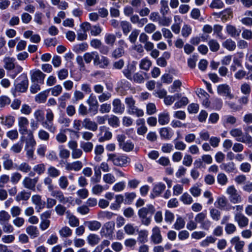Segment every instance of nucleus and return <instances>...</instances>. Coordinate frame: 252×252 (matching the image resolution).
<instances>
[{"label":"nucleus","instance_id":"4d7b16f0","mask_svg":"<svg viewBox=\"0 0 252 252\" xmlns=\"http://www.w3.org/2000/svg\"><path fill=\"white\" fill-rule=\"evenodd\" d=\"M224 230L227 234L231 235L236 231L237 227L232 223H227L225 224Z\"/></svg>","mask_w":252,"mask_h":252},{"label":"nucleus","instance_id":"9b49d317","mask_svg":"<svg viewBox=\"0 0 252 252\" xmlns=\"http://www.w3.org/2000/svg\"><path fill=\"white\" fill-rule=\"evenodd\" d=\"M94 66H98L101 68H106L109 64V60L106 57L100 56L96 52L94 59Z\"/></svg>","mask_w":252,"mask_h":252},{"label":"nucleus","instance_id":"b1692460","mask_svg":"<svg viewBox=\"0 0 252 252\" xmlns=\"http://www.w3.org/2000/svg\"><path fill=\"white\" fill-rule=\"evenodd\" d=\"M82 126L85 128L93 131H95L98 128L97 123L91 121L89 118H85L83 120Z\"/></svg>","mask_w":252,"mask_h":252},{"label":"nucleus","instance_id":"13d9d810","mask_svg":"<svg viewBox=\"0 0 252 252\" xmlns=\"http://www.w3.org/2000/svg\"><path fill=\"white\" fill-rule=\"evenodd\" d=\"M17 169L23 173H27L31 171V166L28 163L24 162L17 166Z\"/></svg>","mask_w":252,"mask_h":252},{"label":"nucleus","instance_id":"f3484780","mask_svg":"<svg viewBox=\"0 0 252 252\" xmlns=\"http://www.w3.org/2000/svg\"><path fill=\"white\" fill-rule=\"evenodd\" d=\"M215 205L217 208L220 210L229 211L230 209V207H229L230 205L228 200L224 196L218 197L215 202Z\"/></svg>","mask_w":252,"mask_h":252},{"label":"nucleus","instance_id":"6e6d98bb","mask_svg":"<svg viewBox=\"0 0 252 252\" xmlns=\"http://www.w3.org/2000/svg\"><path fill=\"white\" fill-rule=\"evenodd\" d=\"M48 175L52 178H57L60 176L61 172L54 166H50L47 169Z\"/></svg>","mask_w":252,"mask_h":252},{"label":"nucleus","instance_id":"7ed1b4c3","mask_svg":"<svg viewBox=\"0 0 252 252\" xmlns=\"http://www.w3.org/2000/svg\"><path fill=\"white\" fill-rule=\"evenodd\" d=\"M125 103L126 105L127 112L128 114L135 115L138 117H142L144 115V111L136 106V101L132 96L126 97Z\"/></svg>","mask_w":252,"mask_h":252},{"label":"nucleus","instance_id":"a19ab883","mask_svg":"<svg viewBox=\"0 0 252 252\" xmlns=\"http://www.w3.org/2000/svg\"><path fill=\"white\" fill-rule=\"evenodd\" d=\"M100 240L99 237L94 234H91L87 237V241L91 246H94L98 244Z\"/></svg>","mask_w":252,"mask_h":252},{"label":"nucleus","instance_id":"e433bc0d","mask_svg":"<svg viewBox=\"0 0 252 252\" xmlns=\"http://www.w3.org/2000/svg\"><path fill=\"white\" fill-rule=\"evenodd\" d=\"M59 233L61 237L67 238L72 235V231L69 227L64 226L59 230Z\"/></svg>","mask_w":252,"mask_h":252},{"label":"nucleus","instance_id":"49530a36","mask_svg":"<svg viewBox=\"0 0 252 252\" xmlns=\"http://www.w3.org/2000/svg\"><path fill=\"white\" fill-rule=\"evenodd\" d=\"M124 48L117 47L112 52L111 57L114 59H118L125 55Z\"/></svg>","mask_w":252,"mask_h":252},{"label":"nucleus","instance_id":"72a5a7b5","mask_svg":"<svg viewBox=\"0 0 252 252\" xmlns=\"http://www.w3.org/2000/svg\"><path fill=\"white\" fill-rule=\"evenodd\" d=\"M26 231L32 238L37 237L39 234L37 227L33 225L28 226L26 228Z\"/></svg>","mask_w":252,"mask_h":252},{"label":"nucleus","instance_id":"9d476101","mask_svg":"<svg viewBox=\"0 0 252 252\" xmlns=\"http://www.w3.org/2000/svg\"><path fill=\"white\" fill-rule=\"evenodd\" d=\"M151 242L154 244L158 245L162 243L163 241L162 236L161 234L160 228L156 226L152 230V234L150 237Z\"/></svg>","mask_w":252,"mask_h":252},{"label":"nucleus","instance_id":"864d4df0","mask_svg":"<svg viewBox=\"0 0 252 252\" xmlns=\"http://www.w3.org/2000/svg\"><path fill=\"white\" fill-rule=\"evenodd\" d=\"M140 31L135 29L132 31L128 36V40L132 44H135L139 34Z\"/></svg>","mask_w":252,"mask_h":252},{"label":"nucleus","instance_id":"4be33fe9","mask_svg":"<svg viewBox=\"0 0 252 252\" xmlns=\"http://www.w3.org/2000/svg\"><path fill=\"white\" fill-rule=\"evenodd\" d=\"M230 244L234 247L235 251L243 250L245 243L244 241L241 240L240 238L236 236L232 237L230 240Z\"/></svg>","mask_w":252,"mask_h":252},{"label":"nucleus","instance_id":"603ef678","mask_svg":"<svg viewBox=\"0 0 252 252\" xmlns=\"http://www.w3.org/2000/svg\"><path fill=\"white\" fill-rule=\"evenodd\" d=\"M182 85V82L179 80H175L169 88V91L171 93H174L176 92H179L180 90V87Z\"/></svg>","mask_w":252,"mask_h":252},{"label":"nucleus","instance_id":"f257e3e1","mask_svg":"<svg viewBox=\"0 0 252 252\" xmlns=\"http://www.w3.org/2000/svg\"><path fill=\"white\" fill-rule=\"evenodd\" d=\"M155 212V209L153 205H147L140 209L138 211V215L141 220L142 224L149 225L151 221V217Z\"/></svg>","mask_w":252,"mask_h":252},{"label":"nucleus","instance_id":"a878e982","mask_svg":"<svg viewBox=\"0 0 252 252\" xmlns=\"http://www.w3.org/2000/svg\"><path fill=\"white\" fill-rule=\"evenodd\" d=\"M83 167V163L81 161L77 160L73 162H67L65 164V169L67 171H78Z\"/></svg>","mask_w":252,"mask_h":252},{"label":"nucleus","instance_id":"774afa93","mask_svg":"<svg viewBox=\"0 0 252 252\" xmlns=\"http://www.w3.org/2000/svg\"><path fill=\"white\" fill-rule=\"evenodd\" d=\"M85 97V94L79 90H75L73 94V101L74 102L81 100Z\"/></svg>","mask_w":252,"mask_h":252},{"label":"nucleus","instance_id":"c756f323","mask_svg":"<svg viewBox=\"0 0 252 252\" xmlns=\"http://www.w3.org/2000/svg\"><path fill=\"white\" fill-rule=\"evenodd\" d=\"M169 121L170 116L168 112L164 111L158 114V122L160 125H166L169 123Z\"/></svg>","mask_w":252,"mask_h":252},{"label":"nucleus","instance_id":"8fccbe9b","mask_svg":"<svg viewBox=\"0 0 252 252\" xmlns=\"http://www.w3.org/2000/svg\"><path fill=\"white\" fill-rule=\"evenodd\" d=\"M10 219V215L8 212L2 210L0 211V225L9 222Z\"/></svg>","mask_w":252,"mask_h":252},{"label":"nucleus","instance_id":"680f3d73","mask_svg":"<svg viewBox=\"0 0 252 252\" xmlns=\"http://www.w3.org/2000/svg\"><path fill=\"white\" fill-rule=\"evenodd\" d=\"M67 218L68 219V223L70 226L76 227L79 225V220L75 216L69 214Z\"/></svg>","mask_w":252,"mask_h":252},{"label":"nucleus","instance_id":"f704fd0d","mask_svg":"<svg viewBox=\"0 0 252 252\" xmlns=\"http://www.w3.org/2000/svg\"><path fill=\"white\" fill-rule=\"evenodd\" d=\"M104 41L107 45L113 46L116 40V36L111 33H106L104 36Z\"/></svg>","mask_w":252,"mask_h":252},{"label":"nucleus","instance_id":"2eb2a0df","mask_svg":"<svg viewBox=\"0 0 252 252\" xmlns=\"http://www.w3.org/2000/svg\"><path fill=\"white\" fill-rule=\"evenodd\" d=\"M213 15L220 18L222 21L225 22L233 17V12L231 8H226L220 12H214Z\"/></svg>","mask_w":252,"mask_h":252},{"label":"nucleus","instance_id":"37998d69","mask_svg":"<svg viewBox=\"0 0 252 252\" xmlns=\"http://www.w3.org/2000/svg\"><path fill=\"white\" fill-rule=\"evenodd\" d=\"M160 12L163 16L166 15L169 11L168 1L166 0H161L160 2Z\"/></svg>","mask_w":252,"mask_h":252},{"label":"nucleus","instance_id":"4c0bfd02","mask_svg":"<svg viewBox=\"0 0 252 252\" xmlns=\"http://www.w3.org/2000/svg\"><path fill=\"white\" fill-rule=\"evenodd\" d=\"M120 24L124 34L127 35L132 29L131 24L126 21H122Z\"/></svg>","mask_w":252,"mask_h":252},{"label":"nucleus","instance_id":"bf43d9fd","mask_svg":"<svg viewBox=\"0 0 252 252\" xmlns=\"http://www.w3.org/2000/svg\"><path fill=\"white\" fill-rule=\"evenodd\" d=\"M96 51L87 52L84 54L83 59L86 63H90L92 60L94 61V59L96 55Z\"/></svg>","mask_w":252,"mask_h":252},{"label":"nucleus","instance_id":"a18cd8bd","mask_svg":"<svg viewBox=\"0 0 252 252\" xmlns=\"http://www.w3.org/2000/svg\"><path fill=\"white\" fill-rule=\"evenodd\" d=\"M152 65L151 61L147 58L143 59L140 62L139 67L141 69L146 71L149 70Z\"/></svg>","mask_w":252,"mask_h":252},{"label":"nucleus","instance_id":"e2e57ef3","mask_svg":"<svg viewBox=\"0 0 252 252\" xmlns=\"http://www.w3.org/2000/svg\"><path fill=\"white\" fill-rule=\"evenodd\" d=\"M58 183L59 187L63 189H66L69 184L67 177L65 176L60 177L59 179Z\"/></svg>","mask_w":252,"mask_h":252},{"label":"nucleus","instance_id":"39448f33","mask_svg":"<svg viewBox=\"0 0 252 252\" xmlns=\"http://www.w3.org/2000/svg\"><path fill=\"white\" fill-rule=\"evenodd\" d=\"M226 193L229 195L230 201L233 204L240 203L243 197L234 186H230L226 189Z\"/></svg>","mask_w":252,"mask_h":252},{"label":"nucleus","instance_id":"423d86ee","mask_svg":"<svg viewBox=\"0 0 252 252\" xmlns=\"http://www.w3.org/2000/svg\"><path fill=\"white\" fill-rule=\"evenodd\" d=\"M207 218L206 211L202 212L197 214L194 218L196 222L200 224L201 228L208 230L211 225V222L208 220H206Z\"/></svg>","mask_w":252,"mask_h":252},{"label":"nucleus","instance_id":"6e6552de","mask_svg":"<svg viewBox=\"0 0 252 252\" xmlns=\"http://www.w3.org/2000/svg\"><path fill=\"white\" fill-rule=\"evenodd\" d=\"M17 80L19 81L20 82L15 85V90L22 93L25 92L29 85V81L27 75L24 73L22 74L17 79Z\"/></svg>","mask_w":252,"mask_h":252},{"label":"nucleus","instance_id":"1a4fd4ad","mask_svg":"<svg viewBox=\"0 0 252 252\" xmlns=\"http://www.w3.org/2000/svg\"><path fill=\"white\" fill-rule=\"evenodd\" d=\"M112 136L111 132L109 131V128L105 126H100L99 127V133L98 134V141L103 142L110 140Z\"/></svg>","mask_w":252,"mask_h":252},{"label":"nucleus","instance_id":"f03ea898","mask_svg":"<svg viewBox=\"0 0 252 252\" xmlns=\"http://www.w3.org/2000/svg\"><path fill=\"white\" fill-rule=\"evenodd\" d=\"M230 134L235 137L236 141L246 144L250 148L252 147V137L248 133L243 134L241 128H232L230 131Z\"/></svg>","mask_w":252,"mask_h":252},{"label":"nucleus","instance_id":"2f4dec72","mask_svg":"<svg viewBox=\"0 0 252 252\" xmlns=\"http://www.w3.org/2000/svg\"><path fill=\"white\" fill-rule=\"evenodd\" d=\"M220 168L227 173L233 172L236 170L235 165L233 162L223 163L220 165Z\"/></svg>","mask_w":252,"mask_h":252},{"label":"nucleus","instance_id":"338daca9","mask_svg":"<svg viewBox=\"0 0 252 252\" xmlns=\"http://www.w3.org/2000/svg\"><path fill=\"white\" fill-rule=\"evenodd\" d=\"M103 181L108 184H112L116 181L115 176L111 173H107L103 176Z\"/></svg>","mask_w":252,"mask_h":252},{"label":"nucleus","instance_id":"0e129e2a","mask_svg":"<svg viewBox=\"0 0 252 252\" xmlns=\"http://www.w3.org/2000/svg\"><path fill=\"white\" fill-rule=\"evenodd\" d=\"M48 94V91H43L39 93L35 96V101L39 103L44 102L47 99Z\"/></svg>","mask_w":252,"mask_h":252},{"label":"nucleus","instance_id":"5fc2aeb1","mask_svg":"<svg viewBox=\"0 0 252 252\" xmlns=\"http://www.w3.org/2000/svg\"><path fill=\"white\" fill-rule=\"evenodd\" d=\"M108 124L113 127H117L119 126L120 121L118 117L115 115H112L110 118H108Z\"/></svg>","mask_w":252,"mask_h":252},{"label":"nucleus","instance_id":"0eeeda50","mask_svg":"<svg viewBox=\"0 0 252 252\" xmlns=\"http://www.w3.org/2000/svg\"><path fill=\"white\" fill-rule=\"evenodd\" d=\"M128 158L124 156H117L115 154H108V160L111 161L114 165L118 166H123L128 162Z\"/></svg>","mask_w":252,"mask_h":252},{"label":"nucleus","instance_id":"aec40b11","mask_svg":"<svg viewBox=\"0 0 252 252\" xmlns=\"http://www.w3.org/2000/svg\"><path fill=\"white\" fill-rule=\"evenodd\" d=\"M234 220L240 228L245 227L249 224L248 218L241 213H236L234 216Z\"/></svg>","mask_w":252,"mask_h":252},{"label":"nucleus","instance_id":"7c9ffc66","mask_svg":"<svg viewBox=\"0 0 252 252\" xmlns=\"http://www.w3.org/2000/svg\"><path fill=\"white\" fill-rule=\"evenodd\" d=\"M3 165L5 169L9 170L13 168V162L11 159L10 158V156L8 154H6L2 157Z\"/></svg>","mask_w":252,"mask_h":252},{"label":"nucleus","instance_id":"3c124183","mask_svg":"<svg viewBox=\"0 0 252 252\" xmlns=\"http://www.w3.org/2000/svg\"><path fill=\"white\" fill-rule=\"evenodd\" d=\"M80 147L85 153H89L92 151L94 145L90 142H81Z\"/></svg>","mask_w":252,"mask_h":252},{"label":"nucleus","instance_id":"dca6fc26","mask_svg":"<svg viewBox=\"0 0 252 252\" xmlns=\"http://www.w3.org/2000/svg\"><path fill=\"white\" fill-rule=\"evenodd\" d=\"M38 177L33 179L29 177H26L23 180V185L24 187L29 189L35 190V186L38 181Z\"/></svg>","mask_w":252,"mask_h":252},{"label":"nucleus","instance_id":"6ab92c4d","mask_svg":"<svg viewBox=\"0 0 252 252\" xmlns=\"http://www.w3.org/2000/svg\"><path fill=\"white\" fill-rule=\"evenodd\" d=\"M28 124L29 121L27 118L21 117L18 118L19 130L21 134L24 135L28 133Z\"/></svg>","mask_w":252,"mask_h":252},{"label":"nucleus","instance_id":"09e8293b","mask_svg":"<svg viewBox=\"0 0 252 252\" xmlns=\"http://www.w3.org/2000/svg\"><path fill=\"white\" fill-rule=\"evenodd\" d=\"M87 225L89 229L91 231L97 230L101 226L100 222L96 220L88 221L87 222Z\"/></svg>","mask_w":252,"mask_h":252},{"label":"nucleus","instance_id":"58836bf2","mask_svg":"<svg viewBox=\"0 0 252 252\" xmlns=\"http://www.w3.org/2000/svg\"><path fill=\"white\" fill-rule=\"evenodd\" d=\"M185 221L181 216H178L175 223L173 225L174 228L177 230H179L184 228L185 225Z\"/></svg>","mask_w":252,"mask_h":252},{"label":"nucleus","instance_id":"cd10ccee","mask_svg":"<svg viewBox=\"0 0 252 252\" xmlns=\"http://www.w3.org/2000/svg\"><path fill=\"white\" fill-rule=\"evenodd\" d=\"M226 32L232 37H238L241 33V30L237 29L235 26L231 25H227L226 26Z\"/></svg>","mask_w":252,"mask_h":252},{"label":"nucleus","instance_id":"bb28decb","mask_svg":"<svg viewBox=\"0 0 252 252\" xmlns=\"http://www.w3.org/2000/svg\"><path fill=\"white\" fill-rule=\"evenodd\" d=\"M159 132L161 138L165 140L170 139L173 135L171 129L167 127L161 128Z\"/></svg>","mask_w":252,"mask_h":252},{"label":"nucleus","instance_id":"a211bd4d","mask_svg":"<svg viewBox=\"0 0 252 252\" xmlns=\"http://www.w3.org/2000/svg\"><path fill=\"white\" fill-rule=\"evenodd\" d=\"M113 112L115 114H122L125 110V107L119 98H115L112 101Z\"/></svg>","mask_w":252,"mask_h":252},{"label":"nucleus","instance_id":"393cba45","mask_svg":"<svg viewBox=\"0 0 252 252\" xmlns=\"http://www.w3.org/2000/svg\"><path fill=\"white\" fill-rule=\"evenodd\" d=\"M130 20L132 23L137 24L139 28L143 27L148 21L147 18H140L139 16L136 14L132 15L130 16Z\"/></svg>","mask_w":252,"mask_h":252},{"label":"nucleus","instance_id":"c85d7f7f","mask_svg":"<svg viewBox=\"0 0 252 252\" xmlns=\"http://www.w3.org/2000/svg\"><path fill=\"white\" fill-rule=\"evenodd\" d=\"M32 203L36 205L37 212H40L44 207V203H42L41 197L39 195H34L32 197Z\"/></svg>","mask_w":252,"mask_h":252},{"label":"nucleus","instance_id":"ea45409f","mask_svg":"<svg viewBox=\"0 0 252 252\" xmlns=\"http://www.w3.org/2000/svg\"><path fill=\"white\" fill-rule=\"evenodd\" d=\"M31 196V192L23 190L18 193L15 197L17 201H20L21 200H28Z\"/></svg>","mask_w":252,"mask_h":252},{"label":"nucleus","instance_id":"4468645a","mask_svg":"<svg viewBox=\"0 0 252 252\" xmlns=\"http://www.w3.org/2000/svg\"><path fill=\"white\" fill-rule=\"evenodd\" d=\"M31 80L32 82L43 84L46 75L39 69L31 71Z\"/></svg>","mask_w":252,"mask_h":252},{"label":"nucleus","instance_id":"052dcab7","mask_svg":"<svg viewBox=\"0 0 252 252\" xmlns=\"http://www.w3.org/2000/svg\"><path fill=\"white\" fill-rule=\"evenodd\" d=\"M210 214L212 220L218 221L220 218V212L217 209L211 208L210 209Z\"/></svg>","mask_w":252,"mask_h":252},{"label":"nucleus","instance_id":"473e14b6","mask_svg":"<svg viewBox=\"0 0 252 252\" xmlns=\"http://www.w3.org/2000/svg\"><path fill=\"white\" fill-rule=\"evenodd\" d=\"M15 59L10 57H5L3 59L4 63V67L7 70H12L15 68V64L14 63Z\"/></svg>","mask_w":252,"mask_h":252},{"label":"nucleus","instance_id":"20e7f679","mask_svg":"<svg viewBox=\"0 0 252 252\" xmlns=\"http://www.w3.org/2000/svg\"><path fill=\"white\" fill-rule=\"evenodd\" d=\"M54 114L51 110H47L46 114V120L42 123V126L50 132L54 133L57 127L53 123Z\"/></svg>","mask_w":252,"mask_h":252},{"label":"nucleus","instance_id":"5701e85b","mask_svg":"<svg viewBox=\"0 0 252 252\" xmlns=\"http://www.w3.org/2000/svg\"><path fill=\"white\" fill-rule=\"evenodd\" d=\"M51 195L63 204H65L69 201L68 198L65 197L63 193L60 190L53 189L51 191Z\"/></svg>","mask_w":252,"mask_h":252},{"label":"nucleus","instance_id":"c9c22d12","mask_svg":"<svg viewBox=\"0 0 252 252\" xmlns=\"http://www.w3.org/2000/svg\"><path fill=\"white\" fill-rule=\"evenodd\" d=\"M222 46L229 51H234L236 47L235 41L231 39H227L222 43Z\"/></svg>","mask_w":252,"mask_h":252},{"label":"nucleus","instance_id":"c03bdc74","mask_svg":"<svg viewBox=\"0 0 252 252\" xmlns=\"http://www.w3.org/2000/svg\"><path fill=\"white\" fill-rule=\"evenodd\" d=\"M125 232L128 235H133L136 232L138 231V229L136 226H134L133 224L127 223L124 227Z\"/></svg>","mask_w":252,"mask_h":252},{"label":"nucleus","instance_id":"69168bd1","mask_svg":"<svg viewBox=\"0 0 252 252\" xmlns=\"http://www.w3.org/2000/svg\"><path fill=\"white\" fill-rule=\"evenodd\" d=\"M34 117L35 119V121L42 123L44 120V113L42 110H36L33 113Z\"/></svg>","mask_w":252,"mask_h":252},{"label":"nucleus","instance_id":"412c9836","mask_svg":"<svg viewBox=\"0 0 252 252\" xmlns=\"http://www.w3.org/2000/svg\"><path fill=\"white\" fill-rule=\"evenodd\" d=\"M115 227V222L114 221H109L106 223L101 231V233L102 235L103 232L105 233V236L106 237H112V234Z\"/></svg>","mask_w":252,"mask_h":252},{"label":"nucleus","instance_id":"79ce46f5","mask_svg":"<svg viewBox=\"0 0 252 252\" xmlns=\"http://www.w3.org/2000/svg\"><path fill=\"white\" fill-rule=\"evenodd\" d=\"M166 186L164 184L158 183L155 185L153 188V191L156 195L158 196L165 189Z\"/></svg>","mask_w":252,"mask_h":252},{"label":"nucleus","instance_id":"de8ad7c7","mask_svg":"<svg viewBox=\"0 0 252 252\" xmlns=\"http://www.w3.org/2000/svg\"><path fill=\"white\" fill-rule=\"evenodd\" d=\"M138 240L141 243H145L148 241V231L146 230L138 231Z\"/></svg>","mask_w":252,"mask_h":252},{"label":"nucleus","instance_id":"f8f14e48","mask_svg":"<svg viewBox=\"0 0 252 252\" xmlns=\"http://www.w3.org/2000/svg\"><path fill=\"white\" fill-rule=\"evenodd\" d=\"M217 93L218 94L227 97L229 99H232L234 97V95L231 93L230 86L226 84L219 85L217 87Z\"/></svg>","mask_w":252,"mask_h":252},{"label":"nucleus","instance_id":"ddd939ff","mask_svg":"<svg viewBox=\"0 0 252 252\" xmlns=\"http://www.w3.org/2000/svg\"><path fill=\"white\" fill-rule=\"evenodd\" d=\"M87 103L89 106V110L96 114L98 111V102L96 96L91 94L87 100Z\"/></svg>","mask_w":252,"mask_h":252}]
</instances>
